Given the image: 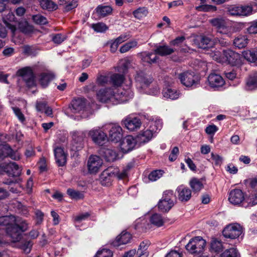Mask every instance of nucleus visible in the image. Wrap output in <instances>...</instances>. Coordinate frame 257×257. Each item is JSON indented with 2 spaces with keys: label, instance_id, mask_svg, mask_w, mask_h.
<instances>
[{
  "label": "nucleus",
  "instance_id": "29",
  "mask_svg": "<svg viewBox=\"0 0 257 257\" xmlns=\"http://www.w3.org/2000/svg\"><path fill=\"white\" fill-rule=\"evenodd\" d=\"M142 61L144 63L152 64L157 62L158 59L156 53L143 52L139 54Z\"/></svg>",
  "mask_w": 257,
  "mask_h": 257
},
{
  "label": "nucleus",
  "instance_id": "64",
  "mask_svg": "<svg viewBox=\"0 0 257 257\" xmlns=\"http://www.w3.org/2000/svg\"><path fill=\"white\" fill-rule=\"evenodd\" d=\"M218 130V128L214 124L210 125L206 127V133L210 135H213Z\"/></svg>",
  "mask_w": 257,
  "mask_h": 257
},
{
  "label": "nucleus",
  "instance_id": "8",
  "mask_svg": "<svg viewBox=\"0 0 257 257\" xmlns=\"http://www.w3.org/2000/svg\"><path fill=\"white\" fill-rule=\"evenodd\" d=\"M178 78L181 83L186 87H196L198 84V77L193 72L186 71L180 73L178 75Z\"/></svg>",
  "mask_w": 257,
  "mask_h": 257
},
{
  "label": "nucleus",
  "instance_id": "10",
  "mask_svg": "<svg viewBox=\"0 0 257 257\" xmlns=\"http://www.w3.org/2000/svg\"><path fill=\"white\" fill-rule=\"evenodd\" d=\"M105 127L108 130L107 140L114 143H117L121 140L122 129L120 125L116 124H109L105 125Z\"/></svg>",
  "mask_w": 257,
  "mask_h": 257
},
{
  "label": "nucleus",
  "instance_id": "51",
  "mask_svg": "<svg viewBox=\"0 0 257 257\" xmlns=\"http://www.w3.org/2000/svg\"><path fill=\"white\" fill-rule=\"evenodd\" d=\"M163 174V171L161 170H156L151 172L149 175V179L151 181H155L160 178Z\"/></svg>",
  "mask_w": 257,
  "mask_h": 257
},
{
  "label": "nucleus",
  "instance_id": "46",
  "mask_svg": "<svg viewBox=\"0 0 257 257\" xmlns=\"http://www.w3.org/2000/svg\"><path fill=\"white\" fill-rule=\"evenodd\" d=\"M257 204V195L250 196L248 198H245L243 202V206L247 207L249 206H253Z\"/></svg>",
  "mask_w": 257,
  "mask_h": 257
},
{
  "label": "nucleus",
  "instance_id": "20",
  "mask_svg": "<svg viewBox=\"0 0 257 257\" xmlns=\"http://www.w3.org/2000/svg\"><path fill=\"white\" fill-rule=\"evenodd\" d=\"M102 160L99 156L95 155L90 156L87 162L89 172L90 173H97L102 166Z\"/></svg>",
  "mask_w": 257,
  "mask_h": 257
},
{
  "label": "nucleus",
  "instance_id": "22",
  "mask_svg": "<svg viewBox=\"0 0 257 257\" xmlns=\"http://www.w3.org/2000/svg\"><path fill=\"white\" fill-rule=\"evenodd\" d=\"M176 191L178 199L182 202H186L189 201L191 197V190L189 188L183 185L178 186Z\"/></svg>",
  "mask_w": 257,
  "mask_h": 257
},
{
  "label": "nucleus",
  "instance_id": "40",
  "mask_svg": "<svg viewBox=\"0 0 257 257\" xmlns=\"http://www.w3.org/2000/svg\"><path fill=\"white\" fill-rule=\"evenodd\" d=\"M243 56L247 61L255 62L257 61V49L244 51L243 53Z\"/></svg>",
  "mask_w": 257,
  "mask_h": 257
},
{
  "label": "nucleus",
  "instance_id": "34",
  "mask_svg": "<svg viewBox=\"0 0 257 257\" xmlns=\"http://www.w3.org/2000/svg\"><path fill=\"white\" fill-rule=\"evenodd\" d=\"M15 220L16 217L14 215L2 216L0 217V225L7 226V230L8 228L13 225Z\"/></svg>",
  "mask_w": 257,
  "mask_h": 257
},
{
  "label": "nucleus",
  "instance_id": "36",
  "mask_svg": "<svg viewBox=\"0 0 257 257\" xmlns=\"http://www.w3.org/2000/svg\"><path fill=\"white\" fill-rule=\"evenodd\" d=\"M189 185L194 192H198L203 188V184L201 180L196 178L191 179Z\"/></svg>",
  "mask_w": 257,
  "mask_h": 257
},
{
  "label": "nucleus",
  "instance_id": "19",
  "mask_svg": "<svg viewBox=\"0 0 257 257\" xmlns=\"http://www.w3.org/2000/svg\"><path fill=\"white\" fill-rule=\"evenodd\" d=\"M138 144L136 141V138L132 136H127L123 139L120 143V149L123 153H127L131 151Z\"/></svg>",
  "mask_w": 257,
  "mask_h": 257
},
{
  "label": "nucleus",
  "instance_id": "59",
  "mask_svg": "<svg viewBox=\"0 0 257 257\" xmlns=\"http://www.w3.org/2000/svg\"><path fill=\"white\" fill-rule=\"evenodd\" d=\"M32 245V242L31 241H26L23 243L21 248L26 253H29L31 250Z\"/></svg>",
  "mask_w": 257,
  "mask_h": 257
},
{
  "label": "nucleus",
  "instance_id": "60",
  "mask_svg": "<svg viewBox=\"0 0 257 257\" xmlns=\"http://www.w3.org/2000/svg\"><path fill=\"white\" fill-rule=\"evenodd\" d=\"M179 154V149L177 147H174L171 151V154L169 157L170 161L173 162L175 161Z\"/></svg>",
  "mask_w": 257,
  "mask_h": 257
},
{
  "label": "nucleus",
  "instance_id": "43",
  "mask_svg": "<svg viewBox=\"0 0 257 257\" xmlns=\"http://www.w3.org/2000/svg\"><path fill=\"white\" fill-rule=\"evenodd\" d=\"M151 222L158 226L160 227L164 224V220L160 214L155 213L152 215L150 218Z\"/></svg>",
  "mask_w": 257,
  "mask_h": 257
},
{
  "label": "nucleus",
  "instance_id": "18",
  "mask_svg": "<svg viewBox=\"0 0 257 257\" xmlns=\"http://www.w3.org/2000/svg\"><path fill=\"white\" fill-rule=\"evenodd\" d=\"M122 125L130 130V131H135L139 129L142 125L141 119L138 117H126L121 121Z\"/></svg>",
  "mask_w": 257,
  "mask_h": 257
},
{
  "label": "nucleus",
  "instance_id": "26",
  "mask_svg": "<svg viewBox=\"0 0 257 257\" xmlns=\"http://www.w3.org/2000/svg\"><path fill=\"white\" fill-rule=\"evenodd\" d=\"M209 85L212 88H217L222 86L225 82L223 78L216 74H210L208 77Z\"/></svg>",
  "mask_w": 257,
  "mask_h": 257
},
{
  "label": "nucleus",
  "instance_id": "9",
  "mask_svg": "<svg viewBox=\"0 0 257 257\" xmlns=\"http://www.w3.org/2000/svg\"><path fill=\"white\" fill-rule=\"evenodd\" d=\"M173 197V192L167 190L164 192L161 200L158 203V208L163 212H168L174 206V202L172 198Z\"/></svg>",
  "mask_w": 257,
  "mask_h": 257
},
{
  "label": "nucleus",
  "instance_id": "44",
  "mask_svg": "<svg viewBox=\"0 0 257 257\" xmlns=\"http://www.w3.org/2000/svg\"><path fill=\"white\" fill-rule=\"evenodd\" d=\"M67 193L72 199L78 200L83 199L84 197V195L82 192L71 188L68 189L67 190Z\"/></svg>",
  "mask_w": 257,
  "mask_h": 257
},
{
  "label": "nucleus",
  "instance_id": "2",
  "mask_svg": "<svg viewBox=\"0 0 257 257\" xmlns=\"http://www.w3.org/2000/svg\"><path fill=\"white\" fill-rule=\"evenodd\" d=\"M29 228L27 222L21 218L16 217L13 226L7 228V233L13 242L19 241L22 238V233Z\"/></svg>",
  "mask_w": 257,
  "mask_h": 257
},
{
  "label": "nucleus",
  "instance_id": "27",
  "mask_svg": "<svg viewBox=\"0 0 257 257\" xmlns=\"http://www.w3.org/2000/svg\"><path fill=\"white\" fill-rule=\"evenodd\" d=\"M100 154L107 162H113L117 157L116 152L108 148H102L100 151Z\"/></svg>",
  "mask_w": 257,
  "mask_h": 257
},
{
  "label": "nucleus",
  "instance_id": "32",
  "mask_svg": "<svg viewBox=\"0 0 257 257\" xmlns=\"http://www.w3.org/2000/svg\"><path fill=\"white\" fill-rule=\"evenodd\" d=\"M223 248L221 241L216 238H212L210 241L209 250L211 252H219Z\"/></svg>",
  "mask_w": 257,
  "mask_h": 257
},
{
  "label": "nucleus",
  "instance_id": "16",
  "mask_svg": "<svg viewBox=\"0 0 257 257\" xmlns=\"http://www.w3.org/2000/svg\"><path fill=\"white\" fill-rule=\"evenodd\" d=\"M7 157H10L14 160H18L20 159L19 153L14 151L7 144L0 146V159L3 160Z\"/></svg>",
  "mask_w": 257,
  "mask_h": 257
},
{
  "label": "nucleus",
  "instance_id": "45",
  "mask_svg": "<svg viewBox=\"0 0 257 257\" xmlns=\"http://www.w3.org/2000/svg\"><path fill=\"white\" fill-rule=\"evenodd\" d=\"M137 45L138 42L136 41L128 42L124 44L120 47L119 51L121 53H125L129 51L131 49L136 47Z\"/></svg>",
  "mask_w": 257,
  "mask_h": 257
},
{
  "label": "nucleus",
  "instance_id": "33",
  "mask_svg": "<svg viewBox=\"0 0 257 257\" xmlns=\"http://www.w3.org/2000/svg\"><path fill=\"white\" fill-rule=\"evenodd\" d=\"M174 52L173 49L169 47L167 45L158 46L156 47L155 52L156 55L158 54L160 56H164L171 54Z\"/></svg>",
  "mask_w": 257,
  "mask_h": 257
},
{
  "label": "nucleus",
  "instance_id": "15",
  "mask_svg": "<svg viewBox=\"0 0 257 257\" xmlns=\"http://www.w3.org/2000/svg\"><path fill=\"white\" fill-rule=\"evenodd\" d=\"M244 200V193L240 189H235L230 192L228 196V201L231 204L234 205H241L243 206Z\"/></svg>",
  "mask_w": 257,
  "mask_h": 257
},
{
  "label": "nucleus",
  "instance_id": "49",
  "mask_svg": "<svg viewBox=\"0 0 257 257\" xmlns=\"http://www.w3.org/2000/svg\"><path fill=\"white\" fill-rule=\"evenodd\" d=\"M196 9L200 12H214L217 11V7L210 5H202L197 7Z\"/></svg>",
  "mask_w": 257,
  "mask_h": 257
},
{
  "label": "nucleus",
  "instance_id": "6",
  "mask_svg": "<svg viewBox=\"0 0 257 257\" xmlns=\"http://www.w3.org/2000/svg\"><path fill=\"white\" fill-rule=\"evenodd\" d=\"M209 22L218 33L227 36L230 35L231 27L228 25L227 22L223 17L219 16L211 19Z\"/></svg>",
  "mask_w": 257,
  "mask_h": 257
},
{
  "label": "nucleus",
  "instance_id": "48",
  "mask_svg": "<svg viewBox=\"0 0 257 257\" xmlns=\"http://www.w3.org/2000/svg\"><path fill=\"white\" fill-rule=\"evenodd\" d=\"M32 20L37 25H46L48 23L46 18L40 14L33 15Z\"/></svg>",
  "mask_w": 257,
  "mask_h": 257
},
{
  "label": "nucleus",
  "instance_id": "37",
  "mask_svg": "<svg viewBox=\"0 0 257 257\" xmlns=\"http://www.w3.org/2000/svg\"><path fill=\"white\" fill-rule=\"evenodd\" d=\"M40 5L43 9L53 11L58 8V6L51 0H41Z\"/></svg>",
  "mask_w": 257,
  "mask_h": 257
},
{
  "label": "nucleus",
  "instance_id": "3",
  "mask_svg": "<svg viewBox=\"0 0 257 257\" xmlns=\"http://www.w3.org/2000/svg\"><path fill=\"white\" fill-rule=\"evenodd\" d=\"M213 59L221 63H227L231 65H236L239 64L240 55L230 49L223 50L221 55L220 53H216L213 56Z\"/></svg>",
  "mask_w": 257,
  "mask_h": 257
},
{
  "label": "nucleus",
  "instance_id": "38",
  "mask_svg": "<svg viewBox=\"0 0 257 257\" xmlns=\"http://www.w3.org/2000/svg\"><path fill=\"white\" fill-rule=\"evenodd\" d=\"M96 12L101 17H104L112 12V9L108 6L99 5L96 8Z\"/></svg>",
  "mask_w": 257,
  "mask_h": 257
},
{
  "label": "nucleus",
  "instance_id": "17",
  "mask_svg": "<svg viewBox=\"0 0 257 257\" xmlns=\"http://www.w3.org/2000/svg\"><path fill=\"white\" fill-rule=\"evenodd\" d=\"M116 170L113 167H110L104 170L101 174L100 181L103 186H109L114 178V174H116Z\"/></svg>",
  "mask_w": 257,
  "mask_h": 257
},
{
  "label": "nucleus",
  "instance_id": "47",
  "mask_svg": "<svg viewBox=\"0 0 257 257\" xmlns=\"http://www.w3.org/2000/svg\"><path fill=\"white\" fill-rule=\"evenodd\" d=\"M91 27L96 32L103 33L105 32L108 27L103 23H97L96 24H92Z\"/></svg>",
  "mask_w": 257,
  "mask_h": 257
},
{
  "label": "nucleus",
  "instance_id": "39",
  "mask_svg": "<svg viewBox=\"0 0 257 257\" xmlns=\"http://www.w3.org/2000/svg\"><path fill=\"white\" fill-rule=\"evenodd\" d=\"M54 77V76L52 73H42L40 75V83L43 87H46Z\"/></svg>",
  "mask_w": 257,
  "mask_h": 257
},
{
  "label": "nucleus",
  "instance_id": "5",
  "mask_svg": "<svg viewBox=\"0 0 257 257\" xmlns=\"http://www.w3.org/2000/svg\"><path fill=\"white\" fill-rule=\"evenodd\" d=\"M206 245V241L202 237L198 236L192 238L186 245V250L194 255L203 253Z\"/></svg>",
  "mask_w": 257,
  "mask_h": 257
},
{
  "label": "nucleus",
  "instance_id": "63",
  "mask_svg": "<svg viewBox=\"0 0 257 257\" xmlns=\"http://www.w3.org/2000/svg\"><path fill=\"white\" fill-rule=\"evenodd\" d=\"M90 214L88 212H85L84 213L80 214L74 217V220L77 222H80L83 220H85L87 219Z\"/></svg>",
  "mask_w": 257,
  "mask_h": 257
},
{
  "label": "nucleus",
  "instance_id": "7",
  "mask_svg": "<svg viewBox=\"0 0 257 257\" xmlns=\"http://www.w3.org/2000/svg\"><path fill=\"white\" fill-rule=\"evenodd\" d=\"M243 232L242 226L237 223H231L227 225L222 231V234L226 238L231 239L239 237Z\"/></svg>",
  "mask_w": 257,
  "mask_h": 257
},
{
  "label": "nucleus",
  "instance_id": "23",
  "mask_svg": "<svg viewBox=\"0 0 257 257\" xmlns=\"http://www.w3.org/2000/svg\"><path fill=\"white\" fill-rule=\"evenodd\" d=\"M132 234L125 231H123L112 242V245L115 247H118L121 244H125L129 243L132 239Z\"/></svg>",
  "mask_w": 257,
  "mask_h": 257
},
{
  "label": "nucleus",
  "instance_id": "62",
  "mask_svg": "<svg viewBox=\"0 0 257 257\" xmlns=\"http://www.w3.org/2000/svg\"><path fill=\"white\" fill-rule=\"evenodd\" d=\"M250 25L247 28L249 34H257V21H254L250 23Z\"/></svg>",
  "mask_w": 257,
  "mask_h": 257
},
{
  "label": "nucleus",
  "instance_id": "54",
  "mask_svg": "<svg viewBox=\"0 0 257 257\" xmlns=\"http://www.w3.org/2000/svg\"><path fill=\"white\" fill-rule=\"evenodd\" d=\"M114 170H116V173L114 174V177H117L119 179H122L126 178L127 176V171L125 169H122L120 171L118 168L113 167Z\"/></svg>",
  "mask_w": 257,
  "mask_h": 257
},
{
  "label": "nucleus",
  "instance_id": "52",
  "mask_svg": "<svg viewBox=\"0 0 257 257\" xmlns=\"http://www.w3.org/2000/svg\"><path fill=\"white\" fill-rule=\"evenodd\" d=\"M112 252L110 249L103 248L98 250L94 257H112Z\"/></svg>",
  "mask_w": 257,
  "mask_h": 257
},
{
  "label": "nucleus",
  "instance_id": "56",
  "mask_svg": "<svg viewBox=\"0 0 257 257\" xmlns=\"http://www.w3.org/2000/svg\"><path fill=\"white\" fill-rule=\"evenodd\" d=\"M211 159L213 161V163L216 166H220L222 163L223 159L218 154L211 153Z\"/></svg>",
  "mask_w": 257,
  "mask_h": 257
},
{
  "label": "nucleus",
  "instance_id": "41",
  "mask_svg": "<svg viewBox=\"0 0 257 257\" xmlns=\"http://www.w3.org/2000/svg\"><path fill=\"white\" fill-rule=\"evenodd\" d=\"M247 43L248 39L245 36H239L233 41L234 45L239 49L244 48Z\"/></svg>",
  "mask_w": 257,
  "mask_h": 257
},
{
  "label": "nucleus",
  "instance_id": "55",
  "mask_svg": "<svg viewBox=\"0 0 257 257\" xmlns=\"http://www.w3.org/2000/svg\"><path fill=\"white\" fill-rule=\"evenodd\" d=\"M109 81V78L106 76L99 75L96 78V83L100 86H103L107 84Z\"/></svg>",
  "mask_w": 257,
  "mask_h": 257
},
{
  "label": "nucleus",
  "instance_id": "12",
  "mask_svg": "<svg viewBox=\"0 0 257 257\" xmlns=\"http://www.w3.org/2000/svg\"><path fill=\"white\" fill-rule=\"evenodd\" d=\"M72 141L71 150L73 151H78L84 146V139L85 135L82 132H73L71 133Z\"/></svg>",
  "mask_w": 257,
  "mask_h": 257
},
{
  "label": "nucleus",
  "instance_id": "35",
  "mask_svg": "<svg viewBox=\"0 0 257 257\" xmlns=\"http://www.w3.org/2000/svg\"><path fill=\"white\" fill-rule=\"evenodd\" d=\"M257 88V73L250 75L248 78L245 86L247 90H252Z\"/></svg>",
  "mask_w": 257,
  "mask_h": 257
},
{
  "label": "nucleus",
  "instance_id": "4",
  "mask_svg": "<svg viewBox=\"0 0 257 257\" xmlns=\"http://www.w3.org/2000/svg\"><path fill=\"white\" fill-rule=\"evenodd\" d=\"M224 7L226 14L232 17L247 16L253 10L252 7L248 5H225Z\"/></svg>",
  "mask_w": 257,
  "mask_h": 257
},
{
  "label": "nucleus",
  "instance_id": "42",
  "mask_svg": "<svg viewBox=\"0 0 257 257\" xmlns=\"http://www.w3.org/2000/svg\"><path fill=\"white\" fill-rule=\"evenodd\" d=\"M123 74L115 73L111 75L110 82L115 86H119L124 80Z\"/></svg>",
  "mask_w": 257,
  "mask_h": 257
},
{
  "label": "nucleus",
  "instance_id": "11",
  "mask_svg": "<svg viewBox=\"0 0 257 257\" xmlns=\"http://www.w3.org/2000/svg\"><path fill=\"white\" fill-rule=\"evenodd\" d=\"M17 75L22 77L26 85L28 87L31 88L35 86V76L30 67H26L19 69L17 72Z\"/></svg>",
  "mask_w": 257,
  "mask_h": 257
},
{
  "label": "nucleus",
  "instance_id": "1",
  "mask_svg": "<svg viewBox=\"0 0 257 257\" xmlns=\"http://www.w3.org/2000/svg\"><path fill=\"white\" fill-rule=\"evenodd\" d=\"M134 94L130 88L126 90L119 89L117 92L113 88L108 87L100 89L96 93L97 99L101 102H111L113 104L124 103L133 97Z\"/></svg>",
  "mask_w": 257,
  "mask_h": 257
},
{
  "label": "nucleus",
  "instance_id": "14",
  "mask_svg": "<svg viewBox=\"0 0 257 257\" xmlns=\"http://www.w3.org/2000/svg\"><path fill=\"white\" fill-rule=\"evenodd\" d=\"M135 80L138 88L145 89L152 82L153 78L143 71L137 72Z\"/></svg>",
  "mask_w": 257,
  "mask_h": 257
},
{
  "label": "nucleus",
  "instance_id": "31",
  "mask_svg": "<svg viewBox=\"0 0 257 257\" xmlns=\"http://www.w3.org/2000/svg\"><path fill=\"white\" fill-rule=\"evenodd\" d=\"M84 106V102L82 98L75 99L72 101L70 109L72 112L77 113L82 110Z\"/></svg>",
  "mask_w": 257,
  "mask_h": 257
},
{
  "label": "nucleus",
  "instance_id": "50",
  "mask_svg": "<svg viewBox=\"0 0 257 257\" xmlns=\"http://www.w3.org/2000/svg\"><path fill=\"white\" fill-rule=\"evenodd\" d=\"M147 13L148 11L145 7L139 8L133 12L134 17L139 19L146 16Z\"/></svg>",
  "mask_w": 257,
  "mask_h": 257
},
{
  "label": "nucleus",
  "instance_id": "21",
  "mask_svg": "<svg viewBox=\"0 0 257 257\" xmlns=\"http://www.w3.org/2000/svg\"><path fill=\"white\" fill-rule=\"evenodd\" d=\"M155 130L150 128L141 131L136 137V141L139 145L144 144L149 142L155 134Z\"/></svg>",
  "mask_w": 257,
  "mask_h": 257
},
{
  "label": "nucleus",
  "instance_id": "30",
  "mask_svg": "<svg viewBox=\"0 0 257 257\" xmlns=\"http://www.w3.org/2000/svg\"><path fill=\"white\" fill-rule=\"evenodd\" d=\"M7 169V172L10 176L18 177L21 174V168L15 162L9 163Z\"/></svg>",
  "mask_w": 257,
  "mask_h": 257
},
{
  "label": "nucleus",
  "instance_id": "28",
  "mask_svg": "<svg viewBox=\"0 0 257 257\" xmlns=\"http://www.w3.org/2000/svg\"><path fill=\"white\" fill-rule=\"evenodd\" d=\"M162 94L166 99L175 100L179 98L180 92L172 87H165L162 90Z\"/></svg>",
  "mask_w": 257,
  "mask_h": 257
},
{
  "label": "nucleus",
  "instance_id": "25",
  "mask_svg": "<svg viewBox=\"0 0 257 257\" xmlns=\"http://www.w3.org/2000/svg\"><path fill=\"white\" fill-rule=\"evenodd\" d=\"M218 38H214L212 36H202L199 43V47L203 49H207L213 47L217 43Z\"/></svg>",
  "mask_w": 257,
  "mask_h": 257
},
{
  "label": "nucleus",
  "instance_id": "58",
  "mask_svg": "<svg viewBox=\"0 0 257 257\" xmlns=\"http://www.w3.org/2000/svg\"><path fill=\"white\" fill-rule=\"evenodd\" d=\"M162 121L161 120H158L153 122L152 124L150 126L149 128L151 130H155V133L157 131H160L162 127Z\"/></svg>",
  "mask_w": 257,
  "mask_h": 257
},
{
  "label": "nucleus",
  "instance_id": "53",
  "mask_svg": "<svg viewBox=\"0 0 257 257\" xmlns=\"http://www.w3.org/2000/svg\"><path fill=\"white\" fill-rule=\"evenodd\" d=\"M66 37L64 35L61 34H57L53 35L52 41L53 42L57 44H60L62 43L65 40H66Z\"/></svg>",
  "mask_w": 257,
  "mask_h": 257
},
{
  "label": "nucleus",
  "instance_id": "24",
  "mask_svg": "<svg viewBox=\"0 0 257 257\" xmlns=\"http://www.w3.org/2000/svg\"><path fill=\"white\" fill-rule=\"evenodd\" d=\"M56 162L59 166H64L67 162V154L61 147H57L54 150Z\"/></svg>",
  "mask_w": 257,
  "mask_h": 257
},
{
  "label": "nucleus",
  "instance_id": "61",
  "mask_svg": "<svg viewBox=\"0 0 257 257\" xmlns=\"http://www.w3.org/2000/svg\"><path fill=\"white\" fill-rule=\"evenodd\" d=\"M129 65V62L128 61H125V62H123L120 66H119L117 68V71L121 73H122V74H125L128 69Z\"/></svg>",
  "mask_w": 257,
  "mask_h": 257
},
{
  "label": "nucleus",
  "instance_id": "57",
  "mask_svg": "<svg viewBox=\"0 0 257 257\" xmlns=\"http://www.w3.org/2000/svg\"><path fill=\"white\" fill-rule=\"evenodd\" d=\"M36 224L37 225L41 224L44 220V213L40 210H37L35 211Z\"/></svg>",
  "mask_w": 257,
  "mask_h": 257
},
{
  "label": "nucleus",
  "instance_id": "13",
  "mask_svg": "<svg viewBox=\"0 0 257 257\" xmlns=\"http://www.w3.org/2000/svg\"><path fill=\"white\" fill-rule=\"evenodd\" d=\"M88 134L93 142L99 146L103 145L107 140L106 134L100 128H93L89 131Z\"/></svg>",
  "mask_w": 257,
  "mask_h": 257
}]
</instances>
